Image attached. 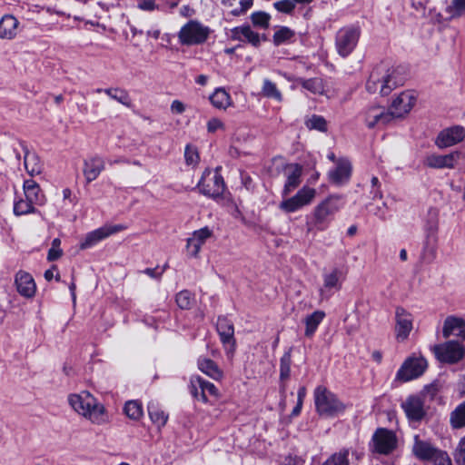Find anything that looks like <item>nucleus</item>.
I'll use <instances>...</instances> for the list:
<instances>
[{"label": "nucleus", "mask_w": 465, "mask_h": 465, "mask_svg": "<svg viewBox=\"0 0 465 465\" xmlns=\"http://www.w3.org/2000/svg\"><path fill=\"white\" fill-rule=\"evenodd\" d=\"M262 94L264 97L274 99L279 103L282 101V94L281 91L278 89L277 85L269 79H264L263 81Z\"/></svg>", "instance_id": "obj_37"}, {"label": "nucleus", "mask_w": 465, "mask_h": 465, "mask_svg": "<svg viewBox=\"0 0 465 465\" xmlns=\"http://www.w3.org/2000/svg\"><path fill=\"white\" fill-rule=\"evenodd\" d=\"M412 7L416 10L419 15H424L426 10V5L423 1L418 0L412 2Z\"/></svg>", "instance_id": "obj_61"}, {"label": "nucleus", "mask_w": 465, "mask_h": 465, "mask_svg": "<svg viewBox=\"0 0 465 465\" xmlns=\"http://www.w3.org/2000/svg\"><path fill=\"white\" fill-rule=\"evenodd\" d=\"M271 15L262 11L254 12L251 15V21L254 26L267 29L269 27Z\"/></svg>", "instance_id": "obj_47"}, {"label": "nucleus", "mask_w": 465, "mask_h": 465, "mask_svg": "<svg viewBox=\"0 0 465 465\" xmlns=\"http://www.w3.org/2000/svg\"><path fill=\"white\" fill-rule=\"evenodd\" d=\"M455 460L457 463L465 465V439H462L455 451Z\"/></svg>", "instance_id": "obj_55"}, {"label": "nucleus", "mask_w": 465, "mask_h": 465, "mask_svg": "<svg viewBox=\"0 0 465 465\" xmlns=\"http://www.w3.org/2000/svg\"><path fill=\"white\" fill-rule=\"evenodd\" d=\"M213 235L212 230L208 227L194 231L190 238L187 239L186 249L192 257H197L202 246Z\"/></svg>", "instance_id": "obj_19"}, {"label": "nucleus", "mask_w": 465, "mask_h": 465, "mask_svg": "<svg viewBox=\"0 0 465 465\" xmlns=\"http://www.w3.org/2000/svg\"><path fill=\"white\" fill-rule=\"evenodd\" d=\"M18 20L11 15H5L0 20V38L11 40L17 35Z\"/></svg>", "instance_id": "obj_28"}, {"label": "nucleus", "mask_w": 465, "mask_h": 465, "mask_svg": "<svg viewBox=\"0 0 465 465\" xmlns=\"http://www.w3.org/2000/svg\"><path fill=\"white\" fill-rule=\"evenodd\" d=\"M465 137V129L455 125L442 130L436 138V145L439 148H446L461 142Z\"/></svg>", "instance_id": "obj_16"}, {"label": "nucleus", "mask_w": 465, "mask_h": 465, "mask_svg": "<svg viewBox=\"0 0 465 465\" xmlns=\"http://www.w3.org/2000/svg\"><path fill=\"white\" fill-rule=\"evenodd\" d=\"M446 12L451 18L465 16V0H451L446 7Z\"/></svg>", "instance_id": "obj_43"}, {"label": "nucleus", "mask_w": 465, "mask_h": 465, "mask_svg": "<svg viewBox=\"0 0 465 465\" xmlns=\"http://www.w3.org/2000/svg\"><path fill=\"white\" fill-rule=\"evenodd\" d=\"M325 312L323 311H315L312 314L305 317V331L304 334L307 337H312L316 331L319 324L323 321Z\"/></svg>", "instance_id": "obj_32"}, {"label": "nucleus", "mask_w": 465, "mask_h": 465, "mask_svg": "<svg viewBox=\"0 0 465 465\" xmlns=\"http://www.w3.org/2000/svg\"><path fill=\"white\" fill-rule=\"evenodd\" d=\"M372 440L375 450L381 454H389L397 446L395 434L387 429H378Z\"/></svg>", "instance_id": "obj_13"}, {"label": "nucleus", "mask_w": 465, "mask_h": 465, "mask_svg": "<svg viewBox=\"0 0 465 465\" xmlns=\"http://www.w3.org/2000/svg\"><path fill=\"white\" fill-rule=\"evenodd\" d=\"M197 381L200 382V384H202L201 401L205 403L208 401V398L206 396L207 392L214 397L219 396V391L213 383L207 381L201 377H197Z\"/></svg>", "instance_id": "obj_46"}, {"label": "nucleus", "mask_w": 465, "mask_h": 465, "mask_svg": "<svg viewBox=\"0 0 465 465\" xmlns=\"http://www.w3.org/2000/svg\"><path fill=\"white\" fill-rule=\"evenodd\" d=\"M286 175L282 195L287 196L301 184L302 167L297 163L288 164L284 168Z\"/></svg>", "instance_id": "obj_20"}, {"label": "nucleus", "mask_w": 465, "mask_h": 465, "mask_svg": "<svg viewBox=\"0 0 465 465\" xmlns=\"http://www.w3.org/2000/svg\"><path fill=\"white\" fill-rule=\"evenodd\" d=\"M345 205L339 197L331 196L318 204L314 209V219L316 223H322L329 215L333 214L341 207Z\"/></svg>", "instance_id": "obj_15"}, {"label": "nucleus", "mask_w": 465, "mask_h": 465, "mask_svg": "<svg viewBox=\"0 0 465 465\" xmlns=\"http://www.w3.org/2000/svg\"><path fill=\"white\" fill-rule=\"evenodd\" d=\"M171 111L173 114H181L185 111V105L180 100H174L172 102Z\"/></svg>", "instance_id": "obj_59"}, {"label": "nucleus", "mask_w": 465, "mask_h": 465, "mask_svg": "<svg viewBox=\"0 0 465 465\" xmlns=\"http://www.w3.org/2000/svg\"><path fill=\"white\" fill-rule=\"evenodd\" d=\"M395 333L399 342L405 341L413 328V317L405 309L398 307L395 312Z\"/></svg>", "instance_id": "obj_12"}, {"label": "nucleus", "mask_w": 465, "mask_h": 465, "mask_svg": "<svg viewBox=\"0 0 465 465\" xmlns=\"http://www.w3.org/2000/svg\"><path fill=\"white\" fill-rule=\"evenodd\" d=\"M292 364L291 351H286L280 361V378L281 380H287L290 377Z\"/></svg>", "instance_id": "obj_48"}, {"label": "nucleus", "mask_w": 465, "mask_h": 465, "mask_svg": "<svg viewBox=\"0 0 465 465\" xmlns=\"http://www.w3.org/2000/svg\"><path fill=\"white\" fill-rule=\"evenodd\" d=\"M340 288L339 276L337 272H331L324 274L323 287L320 290V295L322 300L328 299L333 291Z\"/></svg>", "instance_id": "obj_31"}, {"label": "nucleus", "mask_w": 465, "mask_h": 465, "mask_svg": "<svg viewBox=\"0 0 465 465\" xmlns=\"http://www.w3.org/2000/svg\"><path fill=\"white\" fill-rule=\"evenodd\" d=\"M97 93H104L110 98L117 101L118 103L125 105L126 107H130L132 103L130 96L127 91L121 88H106V89H97Z\"/></svg>", "instance_id": "obj_33"}, {"label": "nucleus", "mask_w": 465, "mask_h": 465, "mask_svg": "<svg viewBox=\"0 0 465 465\" xmlns=\"http://www.w3.org/2000/svg\"><path fill=\"white\" fill-rule=\"evenodd\" d=\"M226 130L224 123L219 118H212L207 122V131L214 134L217 131L224 132Z\"/></svg>", "instance_id": "obj_53"}, {"label": "nucleus", "mask_w": 465, "mask_h": 465, "mask_svg": "<svg viewBox=\"0 0 465 465\" xmlns=\"http://www.w3.org/2000/svg\"><path fill=\"white\" fill-rule=\"evenodd\" d=\"M306 388L305 387H301L298 391V393H297V402H299L300 404H302L303 403V400L306 396Z\"/></svg>", "instance_id": "obj_64"}, {"label": "nucleus", "mask_w": 465, "mask_h": 465, "mask_svg": "<svg viewBox=\"0 0 465 465\" xmlns=\"http://www.w3.org/2000/svg\"><path fill=\"white\" fill-rule=\"evenodd\" d=\"M216 330L221 341L224 346L226 353L232 357L235 351L234 327L233 324L225 317H219L216 324Z\"/></svg>", "instance_id": "obj_10"}, {"label": "nucleus", "mask_w": 465, "mask_h": 465, "mask_svg": "<svg viewBox=\"0 0 465 465\" xmlns=\"http://www.w3.org/2000/svg\"><path fill=\"white\" fill-rule=\"evenodd\" d=\"M125 229L126 227L123 224L102 226L94 231L88 232L81 241L79 247L81 250L91 248L104 239Z\"/></svg>", "instance_id": "obj_8"}, {"label": "nucleus", "mask_w": 465, "mask_h": 465, "mask_svg": "<svg viewBox=\"0 0 465 465\" xmlns=\"http://www.w3.org/2000/svg\"><path fill=\"white\" fill-rule=\"evenodd\" d=\"M124 413L132 420H139L143 416L142 404L137 401H129L124 408Z\"/></svg>", "instance_id": "obj_41"}, {"label": "nucleus", "mask_w": 465, "mask_h": 465, "mask_svg": "<svg viewBox=\"0 0 465 465\" xmlns=\"http://www.w3.org/2000/svg\"><path fill=\"white\" fill-rule=\"evenodd\" d=\"M427 366V361L423 357H409L397 371L395 380L400 382H407L417 379L423 374Z\"/></svg>", "instance_id": "obj_6"}, {"label": "nucleus", "mask_w": 465, "mask_h": 465, "mask_svg": "<svg viewBox=\"0 0 465 465\" xmlns=\"http://www.w3.org/2000/svg\"><path fill=\"white\" fill-rule=\"evenodd\" d=\"M313 396L316 411L322 416L332 417L345 411V404L324 386H318Z\"/></svg>", "instance_id": "obj_3"}, {"label": "nucleus", "mask_w": 465, "mask_h": 465, "mask_svg": "<svg viewBox=\"0 0 465 465\" xmlns=\"http://www.w3.org/2000/svg\"><path fill=\"white\" fill-rule=\"evenodd\" d=\"M396 72L388 64L374 66L366 82V90L370 94L388 95L398 85Z\"/></svg>", "instance_id": "obj_2"}, {"label": "nucleus", "mask_w": 465, "mask_h": 465, "mask_svg": "<svg viewBox=\"0 0 465 465\" xmlns=\"http://www.w3.org/2000/svg\"><path fill=\"white\" fill-rule=\"evenodd\" d=\"M175 302L180 309L189 310L194 304L195 297L191 292L183 290L176 294Z\"/></svg>", "instance_id": "obj_39"}, {"label": "nucleus", "mask_w": 465, "mask_h": 465, "mask_svg": "<svg viewBox=\"0 0 465 465\" xmlns=\"http://www.w3.org/2000/svg\"><path fill=\"white\" fill-rule=\"evenodd\" d=\"M231 32L233 40L247 41L253 46H259L261 44L260 35L252 31L250 25L237 26Z\"/></svg>", "instance_id": "obj_26"}, {"label": "nucleus", "mask_w": 465, "mask_h": 465, "mask_svg": "<svg viewBox=\"0 0 465 465\" xmlns=\"http://www.w3.org/2000/svg\"><path fill=\"white\" fill-rule=\"evenodd\" d=\"M461 153L454 151L447 154H430L426 157L424 164L434 169H453L460 159Z\"/></svg>", "instance_id": "obj_14"}, {"label": "nucleus", "mask_w": 465, "mask_h": 465, "mask_svg": "<svg viewBox=\"0 0 465 465\" xmlns=\"http://www.w3.org/2000/svg\"><path fill=\"white\" fill-rule=\"evenodd\" d=\"M68 403L75 412L94 424L102 425L108 421L105 407L87 391L70 394Z\"/></svg>", "instance_id": "obj_1"}, {"label": "nucleus", "mask_w": 465, "mask_h": 465, "mask_svg": "<svg viewBox=\"0 0 465 465\" xmlns=\"http://www.w3.org/2000/svg\"><path fill=\"white\" fill-rule=\"evenodd\" d=\"M157 5L154 0H139L138 8L143 11H153Z\"/></svg>", "instance_id": "obj_58"}, {"label": "nucleus", "mask_w": 465, "mask_h": 465, "mask_svg": "<svg viewBox=\"0 0 465 465\" xmlns=\"http://www.w3.org/2000/svg\"><path fill=\"white\" fill-rule=\"evenodd\" d=\"M337 49L342 57L349 54V30L342 29L337 35Z\"/></svg>", "instance_id": "obj_42"}, {"label": "nucleus", "mask_w": 465, "mask_h": 465, "mask_svg": "<svg viewBox=\"0 0 465 465\" xmlns=\"http://www.w3.org/2000/svg\"><path fill=\"white\" fill-rule=\"evenodd\" d=\"M442 450L436 449L430 442L421 440L419 435L414 436L412 452L420 460H433Z\"/></svg>", "instance_id": "obj_21"}, {"label": "nucleus", "mask_w": 465, "mask_h": 465, "mask_svg": "<svg viewBox=\"0 0 465 465\" xmlns=\"http://www.w3.org/2000/svg\"><path fill=\"white\" fill-rule=\"evenodd\" d=\"M105 169L104 159L99 155L91 156L84 161L83 173L86 183L96 180Z\"/></svg>", "instance_id": "obj_18"}, {"label": "nucleus", "mask_w": 465, "mask_h": 465, "mask_svg": "<svg viewBox=\"0 0 465 465\" xmlns=\"http://www.w3.org/2000/svg\"><path fill=\"white\" fill-rule=\"evenodd\" d=\"M354 313L357 316L358 321L360 322L361 319H365L368 313V303L366 301L360 300L355 303Z\"/></svg>", "instance_id": "obj_54"}, {"label": "nucleus", "mask_w": 465, "mask_h": 465, "mask_svg": "<svg viewBox=\"0 0 465 465\" xmlns=\"http://www.w3.org/2000/svg\"><path fill=\"white\" fill-rule=\"evenodd\" d=\"M17 292L24 297L31 298L35 294L36 285L34 278L26 272L19 271L15 279Z\"/></svg>", "instance_id": "obj_22"}, {"label": "nucleus", "mask_w": 465, "mask_h": 465, "mask_svg": "<svg viewBox=\"0 0 465 465\" xmlns=\"http://www.w3.org/2000/svg\"><path fill=\"white\" fill-rule=\"evenodd\" d=\"M402 408L410 420H420L425 415L424 404L419 396L411 395L402 403Z\"/></svg>", "instance_id": "obj_23"}, {"label": "nucleus", "mask_w": 465, "mask_h": 465, "mask_svg": "<svg viewBox=\"0 0 465 465\" xmlns=\"http://www.w3.org/2000/svg\"><path fill=\"white\" fill-rule=\"evenodd\" d=\"M305 125L310 130H317L323 133L327 131V122L321 115H312L305 121Z\"/></svg>", "instance_id": "obj_45"}, {"label": "nucleus", "mask_w": 465, "mask_h": 465, "mask_svg": "<svg viewBox=\"0 0 465 465\" xmlns=\"http://www.w3.org/2000/svg\"><path fill=\"white\" fill-rule=\"evenodd\" d=\"M199 370L215 381H221L223 377V371L219 366L211 359L200 357L198 359Z\"/></svg>", "instance_id": "obj_29"}, {"label": "nucleus", "mask_w": 465, "mask_h": 465, "mask_svg": "<svg viewBox=\"0 0 465 465\" xmlns=\"http://www.w3.org/2000/svg\"><path fill=\"white\" fill-rule=\"evenodd\" d=\"M316 196V190L308 186H303L295 195L283 200L280 203L279 208L287 213H294L302 207L309 205Z\"/></svg>", "instance_id": "obj_7"}, {"label": "nucleus", "mask_w": 465, "mask_h": 465, "mask_svg": "<svg viewBox=\"0 0 465 465\" xmlns=\"http://www.w3.org/2000/svg\"><path fill=\"white\" fill-rule=\"evenodd\" d=\"M24 195L29 203L42 206L45 203L46 198L43 193L39 184L34 180H25L23 184Z\"/></svg>", "instance_id": "obj_24"}, {"label": "nucleus", "mask_w": 465, "mask_h": 465, "mask_svg": "<svg viewBox=\"0 0 465 465\" xmlns=\"http://www.w3.org/2000/svg\"><path fill=\"white\" fill-rule=\"evenodd\" d=\"M349 178V163L346 159H339L334 169L329 172L331 183L341 185L346 183Z\"/></svg>", "instance_id": "obj_27"}, {"label": "nucleus", "mask_w": 465, "mask_h": 465, "mask_svg": "<svg viewBox=\"0 0 465 465\" xmlns=\"http://www.w3.org/2000/svg\"><path fill=\"white\" fill-rule=\"evenodd\" d=\"M210 101L218 109H226L232 103L230 94L223 88L216 89L210 96Z\"/></svg>", "instance_id": "obj_34"}, {"label": "nucleus", "mask_w": 465, "mask_h": 465, "mask_svg": "<svg viewBox=\"0 0 465 465\" xmlns=\"http://www.w3.org/2000/svg\"><path fill=\"white\" fill-rule=\"evenodd\" d=\"M298 83L305 89L314 94H322L324 93V84L321 78L298 79Z\"/></svg>", "instance_id": "obj_36"}, {"label": "nucleus", "mask_w": 465, "mask_h": 465, "mask_svg": "<svg viewBox=\"0 0 465 465\" xmlns=\"http://www.w3.org/2000/svg\"><path fill=\"white\" fill-rule=\"evenodd\" d=\"M25 149L24 165L27 173L31 176L40 174L43 170L42 163L38 155L35 153L29 152L26 147Z\"/></svg>", "instance_id": "obj_30"}, {"label": "nucleus", "mask_w": 465, "mask_h": 465, "mask_svg": "<svg viewBox=\"0 0 465 465\" xmlns=\"http://www.w3.org/2000/svg\"><path fill=\"white\" fill-rule=\"evenodd\" d=\"M464 348L457 341H447L434 347V352L439 361L455 363L464 356Z\"/></svg>", "instance_id": "obj_9"}, {"label": "nucleus", "mask_w": 465, "mask_h": 465, "mask_svg": "<svg viewBox=\"0 0 465 465\" xmlns=\"http://www.w3.org/2000/svg\"><path fill=\"white\" fill-rule=\"evenodd\" d=\"M301 463V460L297 457H287L282 463L280 465H299Z\"/></svg>", "instance_id": "obj_62"}, {"label": "nucleus", "mask_w": 465, "mask_h": 465, "mask_svg": "<svg viewBox=\"0 0 465 465\" xmlns=\"http://www.w3.org/2000/svg\"><path fill=\"white\" fill-rule=\"evenodd\" d=\"M61 241L55 238L52 242V246L48 251L47 260L50 262L58 260L63 255V251L60 248Z\"/></svg>", "instance_id": "obj_50"}, {"label": "nucleus", "mask_w": 465, "mask_h": 465, "mask_svg": "<svg viewBox=\"0 0 465 465\" xmlns=\"http://www.w3.org/2000/svg\"><path fill=\"white\" fill-rule=\"evenodd\" d=\"M432 465H452V463L447 452L441 451L432 460Z\"/></svg>", "instance_id": "obj_57"}, {"label": "nucleus", "mask_w": 465, "mask_h": 465, "mask_svg": "<svg viewBox=\"0 0 465 465\" xmlns=\"http://www.w3.org/2000/svg\"><path fill=\"white\" fill-rule=\"evenodd\" d=\"M442 334L444 338L456 335L465 339V321L461 318L449 316L444 321Z\"/></svg>", "instance_id": "obj_25"}, {"label": "nucleus", "mask_w": 465, "mask_h": 465, "mask_svg": "<svg viewBox=\"0 0 465 465\" xmlns=\"http://www.w3.org/2000/svg\"><path fill=\"white\" fill-rule=\"evenodd\" d=\"M295 35V33L293 30L287 26H281L278 28V30L274 33L272 36V40L275 45H281L288 41H290L293 36Z\"/></svg>", "instance_id": "obj_40"}, {"label": "nucleus", "mask_w": 465, "mask_h": 465, "mask_svg": "<svg viewBox=\"0 0 465 465\" xmlns=\"http://www.w3.org/2000/svg\"><path fill=\"white\" fill-rule=\"evenodd\" d=\"M185 162L189 165H195L199 161L198 151L195 147L187 145L184 152Z\"/></svg>", "instance_id": "obj_52"}, {"label": "nucleus", "mask_w": 465, "mask_h": 465, "mask_svg": "<svg viewBox=\"0 0 465 465\" xmlns=\"http://www.w3.org/2000/svg\"><path fill=\"white\" fill-rule=\"evenodd\" d=\"M241 10H233L232 13L233 15H239L245 13L252 5V0H240Z\"/></svg>", "instance_id": "obj_60"}, {"label": "nucleus", "mask_w": 465, "mask_h": 465, "mask_svg": "<svg viewBox=\"0 0 465 465\" xmlns=\"http://www.w3.org/2000/svg\"><path fill=\"white\" fill-rule=\"evenodd\" d=\"M211 30L196 20H191L182 26L178 33L179 42L183 45H195L203 44Z\"/></svg>", "instance_id": "obj_4"}, {"label": "nucleus", "mask_w": 465, "mask_h": 465, "mask_svg": "<svg viewBox=\"0 0 465 465\" xmlns=\"http://www.w3.org/2000/svg\"><path fill=\"white\" fill-rule=\"evenodd\" d=\"M450 422L453 429L465 427V401L460 403L450 416Z\"/></svg>", "instance_id": "obj_38"}, {"label": "nucleus", "mask_w": 465, "mask_h": 465, "mask_svg": "<svg viewBox=\"0 0 465 465\" xmlns=\"http://www.w3.org/2000/svg\"><path fill=\"white\" fill-rule=\"evenodd\" d=\"M197 186L203 194L213 198L222 196L225 190L223 178L218 169H206Z\"/></svg>", "instance_id": "obj_5"}, {"label": "nucleus", "mask_w": 465, "mask_h": 465, "mask_svg": "<svg viewBox=\"0 0 465 465\" xmlns=\"http://www.w3.org/2000/svg\"><path fill=\"white\" fill-rule=\"evenodd\" d=\"M149 416L151 420L159 428L163 427L168 420V415L155 406H149Z\"/></svg>", "instance_id": "obj_44"}, {"label": "nucleus", "mask_w": 465, "mask_h": 465, "mask_svg": "<svg viewBox=\"0 0 465 465\" xmlns=\"http://www.w3.org/2000/svg\"><path fill=\"white\" fill-rule=\"evenodd\" d=\"M143 272L152 278H160L163 272V269L161 272H156V269L147 268L143 271Z\"/></svg>", "instance_id": "obj_63"}, {"label": "nucleus", "mask_w": 465, "mask_h": 465, "mask_svg": "<svg viewBox=\"0 0 465 465\" xmlns=\"http://www.w3.org/2000/svg\"><path fill=\"white\" fill-rule=\"evenodd\" d=\"M274 8L283 14H292L295 9V4L292 0H280L273 4Z\"/></svg>", "instance_id": "obj_51"}, {"label": "nucleus", "mask_w": 465, "mask_h": 465, "mask_svg": "<svg viewBox=\"0 0 465 465\" xmlns=\"http://www.w3.org/2000/svg\"><path fill=\"white\" fill-rule=\"evenodd\" d=\"M347 456V450H341L331 455L322 465H348Z\"/></svg>", "instance_id": "obj_49"}, {"label": "nucleus", "mask_w": 465, "mask_h": 465, "mask_svg": "<svg viewBox=\"0 0 465 465\" xmlns=\"http://www.w3.org/2000/svg\"><path fill=\"white\" fill-rule=\"evenodd\" d=\"M417 97L412 91H404L395 97L391 105L393 118H401L408 114L413 108Z\"/></svg>", "instance_id": "obj_11"}, {"label": "nucleus", "mask_w": 465, "mask_h": 465, "mask_svg": "<svg viewBox=\"0 0 465 465\" xmlns=\"http://www.w3.org/2000/svg\"><path fill=\"white\" fill-rule=\"evenodd\" d=\"M35 203H29L28 199L18 198L14 202V213L16 216L25 215L29 213H35L37 210L35 208Z\"/></svg>", "instance_id": "obj_35"}, {"label": "nucleus", "mask_w": 465, "mask_h": 465, "mask_svg": "<svg viewBox=\"0 0 465 465\" xmlns=\"http://www.w3.org/2000/svg\"><path fill=\"white\" fill-rule=\"evenodd\" d=\"M393 119L392 114L381 106H371L366 111L365 121L368 127H382Z\"/></svg>", "instance_id": "obj_17"}, {"label": "nucleus", "mask_w": 465, "mask_h": 465, "mask_svg": "<svg viewBox=\"0 0 465 465\" xmlns=\"http://www.w3.org/2000/svg\"><path fill=\"white\" fill-rule=\"evenodd\" d=\"M190 391L195 399L201 401L202 384L197 381V377L191 379Z\"/></svg>", "instance_id": "obj_56"}]
</instances>
